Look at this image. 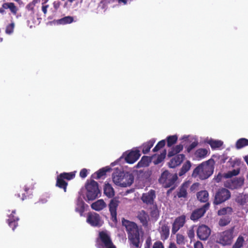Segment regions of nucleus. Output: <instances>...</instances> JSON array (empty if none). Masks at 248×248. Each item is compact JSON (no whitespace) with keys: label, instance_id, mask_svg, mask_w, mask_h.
<instances>
[{"label":"nucleus","instance_id":"a19ab883","mask_svg":"<svg viewBox=\"0 0 248 248\" xmlns=\"http://www.w3.org/2000/svg\"><path fill=\"white\" fill-rule=\"evenodd\" d=\"M177 140V137L176 135L170 136L167 138V145L170 147L174 144Z\"/></svg>","mask_w":248,"mask_h":248},{"label":"nucleus","instance_id":"a211bd4d","mask_svg":"<svg viewBox=\"0 0 248 248\" xmlns=\"http://www.w3.org/2000/svg\"><path fill=\"white\" fill-rule=\"evenodd\" d=\"M185 155L183 154H179L173 157L169 163V166L170 168H174L181 164L184 160Z\"/></svg>","mask_w":248,"mask_h":248},{"label":"nucleus","instance_id":"bb28decb","mask_svg":"<svg viewBox=\"0 0 248 248\" xmlns=\"http://www.w3.org/2000/svg\"><path fill=\"white\" fill-rule=\"evenodd\" d=\"M208 193L206 190H202L197 194V199L201 202H206L208 200Z\"/></svg>","mask_w":248,"mask_h":248},{"label":"nucleus","instance_id":"cd10ccee","mask_svg":"<svg viewBox=\"0 0 248 248\" xmlns=\"http://www.w3.org/2000/svg\"><path fill=\"white\" fill-rule=\"evenodd\" d=\"M151 206L150 211V215L152 218L156 220L159 217V212L156 204H154Z\"/></svg>","mask_w":248,"mask_h":248},{"label":"nucleus","instance_id":"72a5a7b5","mask_svg":"<svg viewBox=\"0 0 248 248\" xmlns=\"http://www.w3.org/2000/svg\"><path fill=\"white\" fill-rule=\"evenodd\" d=\"M236 201L242 205H245L248 202V196L240 194L236 198Z\"/></svg>","mask_w":248,"mask_h":248},{"label":"nucleus","instance_id":"4c0bfd02","mask_svg":"<svg viewBox=\"0 0 248 248\" xmlns=\"http://www.w3.org/2000/svg\"><path fill=\"white\" fill-rule=\"evenodd\" d=\"M109 170L106 169L105 168H103L99 170L98 171H97L96 173H94L93 175V177L94 179H98L100 178L103 176L105 175L106 174V172Z\"/></svg>","mask_w":248,"mask_h":248},{"label":"nucleus","instance_id":"9d476101","mask_svg":"<svg viewBox=\"0 0 248 248\" xmlns=\"http://www.w3.org/2000/svg\"><path fill=\"white\" fill-rule=\"evenodd\" d=\"M87 222L93 227H100L103 223L100 216L96 213H91L88 214Z\"/></svg>","mask_w":248,"mask_h":248},{"label":"nucleus","instance_id":"49530a36","mask_svg":"<svg viewBox=\"0 0 248 248\" xmlns=\"http://www.w3.org/2000/svg\"><path fill=\"white\" fill-rule=\"evenodd\" d=\"M239 173V170H233L232 171H229L226 174V177H231L233 176H235L238 174Z\"/></svg>","mask_w":248,"mask_h":248},{"label":"nucleus","instance_id":"bf43d9fd","mask_svg":"<svg viewBox=\"0 0 248 248\" xmlns=\"http://www.w3.org/2000/svg\"><path fill=\"white\" fill-rule=\"evenodd\" d=\"M119 3H123L124 4H126L127 3V0H117Z\"/></svg>","mask_w":248,"mask_h":248},{"label":"nucleus","instance_id":"393cba45","mask_svg":"<svg viewBox=\"0 0 248 248\" xmlns=\"http://www.w3.org/2000/svg\"><path fill=\"white\" fill-rule=\"evenodd\" d=\"M155 141V140L153 139L150 140L149 141L144 143L142 146V150L143 153L144 154H147L149 152L151 147H153Z\"/></svg>","mask_w":248,"mask_h":248},{"label":"nucleus","instance_id":"f3484780","mask_svg":"<svg viewBox=\"0 0 248 248\" xmlns=\"http://www.w3.org/2000/svg\"><path fill=\"white\" fill-rule=\"evenodd\" d=\"M119 202L115 199H112L109 204V209L113 220H116L117 208Z\"/></svg>","mask_w":248,"mask_h":248},{"label":"nucleus","instance_id":"ea45409f","mask_svg":"<svg viewBox=\"0 0 248 248\" xmlns=\"http://www.w3.org/2000/svg\"><path fill=\"white\" fill-rule=\"evenodd\" d=\"M176 242L179 245H184L186 242L185 237L182 234L178 233L176 235Z\"/></svg>","mask_w":248,"mask_h":248},{"label":"nucleus","instance_id":"9b49d317","mask_svg":"<svg viewBox=\"0 0 248 248\" xmlns=\"http://www.w3.org/2000/svg\"><path fill=\"white\" fill-rule=\"evenodd\" d=\"M244 182L243 178H234L228 180L225 183V186L232 189L239 188L243 185Z\"/></svg>","mask_w":248,"mask_h":248},{"label":"nucleus","instance_id":"864d4df0","mask_svg":"<svg viewBox=\"0 0 248 248\" xmlns=\"http://www.w3.org/2000/svg\"><path fill=\"white\" fill-rule=\"evenodd\" d=\"M194 248H203L202 244L200 242H197L194 244Z\"/></svg>","mask_w":248,"mask_h":248},{"label":"nucleus","instance_id":"de8ad7c7","mask_svg":"<svg viewBox=\"0 0 248 248\" xmlns=\"http://www.w3.org/2000/svg\"><path fill=\"white\" fill-rule=\"evenodd\" d=\"M198 145V141H194L192 143H191L189 146L186 147V151L188 153L190 152V151L193 150L194 148H195Z\"/></svg>","mask_w":248,"mask_h":248},{"label":"nucleus","instance_id":"774afa93","mask_svg":"<svg viewBox=\"0 0 248 248\" xmlns=\"http://www.w3.org/2000/svg\"><path fill=\"white\" fill-rule=\"evenodd\" d=\"M247 178L248 179V175H247Z\"/></svg>","mask_w":248,"mask_h":248},{"label":"nucleus","instance_id":"1a4fd4ad","mask_svg":"<svg viewBox=\"0 0 248 248\" xmlns=\"http://www.w3.org/2000/svg\"><path fill=\"white\" fill-rule=\"evenodd\" d=\"M233 238V230H229L220 233L217 238V242L222 245H230Z\"/></svg>","mask_w":248,"mask_h":248},{"label":"nucleus","instance_id":"473e14b6","mask_svg":"<svg viewBox=\"0 0 248 248\" xmlns=\"http://www.w3.org/2000/svg\"><path fill=\"white\" fill-rule=\"evenodd\" d=\"M3 7L5 9H9L10 11L16 15L17 11V8L13 2H6L3 4Z\"/></svg>","mask_w":248,"mask_h":248},{"label":"nucleus","instance_id":"6e6552de","mask_svg":"<svg viewBox=\"0 0 248 248\" xmlns=\"http://www.w3.org/2000/svg\"><path fill=\"white\" fill-rule=\"evenodd\" d=\"M75 176V174L74 172L61 173L57 177L56 186L63 188L64 192H66L67 183L64 180V179L70 180L74 178Z\"/></svg>","mask_w":248,"mask_h":248},{"label":"nucleus","instance_id":"4468645a","mask_svg":"<svg viewBox=\"0 0 248 248\" xmlns=\"http://www.w3.org/2000/svg\"><path fill=\"white\" fill-rule=\"evenodd\" d=\"M197 233L201 240H205L209 237L210 234V230L207 226L202 225L199 227Z\"/></svg>","mask_w":248,"mask_h":248},{"label":"nucleus","instance_id":"20e7f679","mask_svg":"<svg viewBox=\"0 0 248 248\" xmlns=\"http://www.w3.org/2000/svg\"><path fill=\"white\" fill-rule=\"evenodd\" d=\"M177 179L176 173H171L168 170H165L162 173L159 182L164 187H170L174 184Z\"/></svg>","mask_w":248,"mask_h":248},{"label":"nucleus","instance_id":"c756f323","mask_svg":"<svg viewBox=\"0 0 248 248\" xmlns=\"http://www.w3.org/2000/svg\"><path fill=\"white\" fill-rule=\"evenodd\" d=\"M76 205V211L80 214H82L84 209V202L80 197L78 198L77 201Z\"/></svg>","mask_w":248,"mask_h":248},{"label":"nucleus","instance_id":"c9c22d12","mask_svg":"<svg viewBox=\"0 0 248 248\" xmlns=\"http://www.w3.org/2000/svg\"><path fill=\"white\" fill-rule=\"evenodd\" d=\"M247 145H248V140L245 138L238 140L236 143V147L237 149H241Z\"/></svg>","mask_w":248,"mask_h":248},{"label":"nucleus","instance_id":"2f4dec72","mask_svg":"<svg viewBox=\"0 0 248 248\" xmlns=\"http://www.w3.org/2000/svg\"><path fill=\"white\" fill-rule=\"evenodd\" d=\"M183 146L181 144L177 145L171 149L168 153V156H172L182 151Z\"/></svg>","mask_w":248,"mask_h":248},{"label":"nucleus","instance_id":"a878e982","mask_svg":"<svg viewBox=\"0 0 248 248\" xmlns=\"http://www.w3.org/2000/svg\"><path fill=\"white\" fill-rule=\"evenodd\" d=\"M208 151L206 149H198L195 153V156L198 159L204 158L208 155Z\"/></svg>","mask_w":248,"mask_h":248},{"label":"nucleus","instance_id":"338daca9","mask_svg":"<svg viewBox=\"0 0 248 248\" xmlns=\"http://www.w3.org/2000/svg\"><path fill=\"white\" fill-rule=\"evenodd\" d=\"M2 41V38H0V41L1 42Z\"/></svg>","mask_w":248,"mask_h":248},{"label":"nucleus","instance_id":"b1692460","mask_svg":"<svg viewBox=\"0 0 248 248\" xmlns=\"http://www.w3.org/2000/svg\"><path fill=\"white\" fill-rule=\"evenodd\" d=\"M206 141L210 145L213 149L218 148L223 144V142L221 140H215L212 139L207 140Z\"/></svg>","mask_w":248,"mask_h":248},{"label":"nucleus","instance_id":"4be33fe9","mask_svg":"<svg viewBox=\"0 0 248 248\" xmlns=\"http://www.w3.org/2000/svg\"><path fill=\"white\" fill-rule=\"evenodd\" d=\"M16 211L13 210L12 214L9 216L8 219V224L10 227L12 228V230H14L16 227L17 226V221L19 220L18 217H14L13 214H15Z\"/></svg>","mask_w":248,"mask_h":248},{"label":"nucleus","instance_id":"412c9836","mask_svg":"<svg viewBox=\"0 0 248 248\" xmlns=\"http://www.w3.org/2000/svg\"><path fill=\"white\" fill-rule=\"evenodd\" d=\"M137 217L143 225H147L149 220L148 214L144 210H141L138 213Z\"/></svg>","mask_w":248,"mask_h":248},{"label":"nucleus","instance_id":"13d9d810","mask_svg":"<svg viewBox=\"0 0 248 248\" xmlns=\"http://www.w3.org/2000/svg\"><path fill=\"white\" fill-rule=\"evenodd\" d=\"M5 8H4L3 7V4L2 5V7L0 8V13L4 14H5Z\"/></svg>","mask_w":248,"mask_h":248},{"label":"nucleus","instance_id":"69168bd1","mask_svg":"<svg viewBox=\"0 0 248 248\" xmlns=\"http://www.w3.org/2000/svg\"><path fill=\"white\" fill-rule=\"evenodd\" d=\"M75 0H68V1L70 2H73L74 1H75Z\"/></svg>","mask_w":248,"mask_h":248},{"label":"nucleus","instance_id":"a18cd8bd","mask_svg":"<svg viewBox=\"0 0 248 248\" xmlns=\"http://www.w3.org/2000/svg\"><path fill=\"white\" fill-rule=\"evenodd\" d=\"M14 27H15V24L13 22H12L10 24L8 25L6 27V31H5L6 33L8 34H10L12 33H13Z\"/></svg>","mask_w":248,"mask_h":248},{"label":"nucleus","instance_id":"7c9ffc66","mask_svg":"<svg viewBox=\"0 0 248 248\" xmlns=\"http://www.w3.org/2000/svg\"><path fill=\"white\" fill-rule=\"evenodd\" d=\"M191 167V162L187 160L183 165L180 172H179V175L182 176L186 172H187Z\"/></svg>","mask_w":248,"mask_h":248},{"label":"nucleus","instance_id":"2eb2a0df","mask_svg":"<svg viewBox=\"0 0 248 248\" xmlns=\"http://www.w3.org/2000/svg\"><path fill=\"white\" fill-rule=\"evenodd\" d=\"M185 220L186 217L184 215H182L177 217L172 224V228L171 230L172 233L173 234L176 233V232L184 226L185 223Z\"/></svg>","mask_w":248,"mask_h":248},{"label":"nucleus","instance_id":"423d86ee","mask_svg":"<svg viewBox=\"0 0 248 248\" xmlns=\"http://www.w3.org/2000/svg\"><path fill=\"white\" fill-rule=\"evenodd\" d=\"M100 240L97 243L98 248H116L112 244L109 235L107 231H102L99 233Z\"/></svg>","mask_w":248,"mask_h":248},{"label":"nucleus","instance_id":"ddd939ff","mask_svg":"<svg viewBox=\"0 0 248 248\" xmlns=\"http://www.w3.org/2000/svg\"><path fill=\"white\" fill-rule=\"evenodd\" d=\"M209 206V203L207 202L202 207L195 210L191 214L190 218L194 221L197 220L203 216L206 211L208 209Z\"/></svg>","mask_w":248,"mask_h":248},{"label":"nucleus","instance_id":"052dcab7","mask_svg":"<svg viewBox=\"0 0 248 248\" xmlns=\"http://www.w3.org/2000/svg\"><path fill=\"white\" fill-rule=\"evenodd\" d=\"M40 0H33L31 2L32 4H33V5L35 6V5L39 2Z\"/></svg>","mask_w":248,"mask_h":248},{"label":"nucleus","instance_id":"37998d69","mask_svg":"<svg viewBox=\"0 0 248 248\" xmlns=\"http://www.w3.org/2000/svg\"><path fill=\"white\" fill-rule=\"evenodd\" d=\"M230 222V218L228 217H222L219 221V224L221 226H224L229 224Z\"/></svg>","mask_w":248,"mask_h":248},{"label":"nucleus","instance_id":"7ed1b4c3","mask_svg":"<svg viewBox=\"0 0 248 248\" xmlns=\"http://www.w3.org/2000/svg\"><path fill=\"white\" fill-rule=\"evenodd\" d=\"M114 183L121 187L130 186L134 181L133 175L129 172L116 171L112 174Z\"/></svg>","mask_w":248,"mask_h":248},{"label":"nucleus","instance_id":"39448f33","mask_svg":"<svg viewBox=\"0 0 248 248\" xmlns=\"http://www.w3.org/2000/svg\"><path fill=\"white\" fill-rule=\"evenodd\" d=\"M86 196L88 200H93L98 197L100 191L96 182L92 180L88 182L86 185Z\"/></svg>","mask_w":248,"mask_h":248},{"label":"nucleus","instance_id":"79ce46f5","mask_svg":"<svg viewBox=\"0 0 248 248\" xmlns=\"http://www.w3.org/2000/svg\"><path fill=\"white\" fill-rule=\"evenodd\" d=\"M244 238L242 236H239L237 238L235 243L233 246V248H241L244 243Z\"/></svg>","mask_w":248,"mask_h":248},{"label":"nucleus","instance_id":"4d7b16f0","mask_svg":"<svg viewBox=\"0 0 248 248\" xmlns=\"http://www.w3.org/2000/svg\"><path fill=\"white\" fill-rule=\"evenodd\" d=\"M189 237H192L194 236V232L193 230H190L188 233Z\"/></svg>","mask_w":248,"mask_h":248},{"label":"nucleus","instance_id":"3c124183","mask_svg":"<svg viewBox=\"0 0 248 248\" xmlns=\"http://www.w3.org/2000/svg\"><path fill=\"white\" fill-rule=\"evenodd\" d=\"M34 7V6L33 5V4H32L31 2H30V3H29V4L26 6V8H27L28 10L32 11V13L33 14L34 13V11H33Z\"/></svg>","mask_w":248,"mask_h":248},{"label":"nucleus","instance_id":"dca6fc26","mask_svg":"<svg viewBox=\"0 0 248 248\" xmlns=\"http://www.w3.org/2000/svg\"><path fill=\"white\" fill-rule=\"evenodd\" d=\"M140 155L138 150L131 151L129 152L125 157L126 162L133 164L140 157Z\"/></svg>","mask_w":248,"mask_h":248},{"label":"nucleus","instance_id":"680f3d73","mask_svg":"<svg viewBox=\"0 0 248 248\" xmlns=\"http://www.w3.org/2000/svg\"><path fill=\"white\" fill-rule=\"evenodd\" d=\"M198 186V184H197V183H195V184H194L191 187V188L192 189H194L195 187H196L197 186Z\"/></svg>","mask_w":248,"mask_h":248},{"label":"nucleus","instance_id":"0e129e2a","mask_svg":"<svg viewBox=\"0 0 248 248\" xmlns=\"http://www.w3.org/2000/svg\"><path fill=\"white\" fill-rule=\"evenodd\" d=\"M43 0V2H44L43 3H43H46V2H47L48 1V0Z\"/></svg>","mask_w":248,"mask_h":248},{"label":"nucleus","instance_id":"e2e57ef3","mask_svg":"<svg viewBox=\"0 0 248 248\" xmlns=\"http://www.w3.org/2000/svg\"><path fill=\"white\" fill-rule=\"evenodd\" d=\"M15 1L17 2L20 3L21 2V0H14Z\"/></svg>","mask_w":248,"mask_h":248},{"label":"nucleus","instance_id":"c85d7f7f","mask_svg":"<svg viewBox=\"0 0 248 248\" xmlns=\"http://www.w3.org/2000/svg\"><path fill=\"white\" fill-rule=\"evenodd\" d=\"M73 21L74 19L72 16H67L60 19L57 20L55 22L57 24L64 25L71 23L73 22Z\"/></svg>","mask_w":248,"mask_h":248},{"label":"nucleus","instance_id":"aec40b11","mask_svg":"<svg viewBox=\"0 0 248 248\" xmlns=\"http://www.w3.org/2000/svg\"><path fill=\"white\" fill-rule=\"evenodd\" d=\"M106 203L105 202L104 200L102 199L97 200V201L93 203L91 205L92 209L97 211H99L103 210L106 208Z\"/></svg>","mask_w":248,"mask_h":248},{"label":"nucleus","instance_id":"0eeeda50","mask_svg":"<svg viewBox=\"0 0 248 248\" xmlns=\"http://www.w3.org/2000/svg\"><path fill=\"white\" fill-rule=\"evenodd\" d=\"M231 197V193L226 188L219 189L216 193L215 197L214 203L219 204L229 199Z\"/></svg>","mask_w":248,"mask_h":248},{"label":"nucleus","instance_id":"f8f14e48","mask_svg":"<svg viewBox=\"0 0 248 248\" xmlns=\"http://www.w3.org/2000/svg\"><path fill=\"white\" fill-rule=\"evenodd\" d=\"M156 197L155 192L154 190H150L148 192L142 194L141 200L144 203L152 205L154 204V201Z\"/></svg>","mask_w":248,"mask_h":248},{"label":"nucleus","instance_id":"8fccbe9b","mask_svg":"<svg viewBox=\"0 0 248 248\" xmlns=\"http://www.w3.org/2000/svg\"><path fill=\"white\" fill-rule=\"evenodd\" d=\"M80 176L81 178H84L87 175V170L86 169H83L81 170L80 172Z\"/></svg>","mask_w":248,"mask_h":248},{"label":"nucleus","instance_id":"58836bf2","mask_svg":"<svg viewBox=\"0 0 248 248\" xmlns=\"http://www.w3.org/2000/svg\"><path fill=\"white\" fill-rule=\"evenodd\" d=\"M232 209L231 207H227L218 210V215L219 216L230 215L232 214Z\"/></svg>","mask_w":248,"mask_h":248},{"label":"nucleus","instance_id":"09e8293b","mask_svg":"<svg viewBox=\"0 0 248 248\" xmlns=\"http://www.w3.org/2000/svg\"><path fill=\"white\" fill-rule=\"evenodd\" d=\"M153 248H164L162 243L160 241L155 242L153 246Z\"/></svg>","mask_w":248,"mask_h":248},{"label":"nucleus","instance_id":"f03ea898","mask_svg":"<svg viewBox=\"0 0 248 248\" xmlns=\"http://www.w3.org/2000/svg\"><path fill=\"white\" fill-rule=\"evenodd\" d=\"M214 164V161L212 159L202 162L194 170L192 176L202 180L208 178L213 173Z\"/></svg>","mask_w":248,"mask_h":248},{"label":"nucleus","instance_id":"603ef678","mask_svg":"<svg viewBox=\"0 0 248 248\" xmlns=\"http://www.w3.org/2000/svg\"><path fill=\"white\" fill-rule=\"evenodd\" d=\"M60 4L61 3L59 1H55L53 3V7L56 10H57L59 8Z\"/></svg>","mask_w":248,"mask_h":248},{"label":"nucleus","instance_id":"5fc2aeb1","mask_svg":"<svg viewBox=\"0 0 248 248\" xmlns=\"http://www.w3.org/2000/svg\"><path fill=\"white\" fill-rule=\"evenodd\" d=\"M48 7V5H43L42 7V10L44 14H46L47 13V9Z\"/></svg>","mask_w":248,"mask_h":248},{"label":"nucleus","instance_id":"5701e85b","mask_svg":"<svg viewBox=\"0 0 248 248\" xmlns=\"http://www.w3.org/2000/svg\"><path fill=\"white\" fill-rule=\"evenodd\" d=\"M104 193L108 198H111L114 196V190L110 184L108 183L105 184Z\"/></svg>","mask_w":248,"mask_h":248},{"label":"nucleus","instance_id":"6ab92c4d","mask_svg":"<svg viewBox=\"0 0 248 248\" xmlns=\"http://www.w3.org/2000/svg\"><path fill=\"white\" fill-rule=\"evenodd\" d=\"M190 184V182L189 181L183 183L177 193V196L179 198H185L186 197L187 189L189 186Z\"/></svg>","mask_w":248,"mask_h":248},{"label":"nucleus","instance_id":"f704fd0d","mask_svg":"<svg viewBox=\"0 0 248 248\" xmlns=\"http://www.w3.org/2000/svg\"><path fill=\"white\" fill-rule=\"evenodd\" d=\"M150 162L149 158L147 156L142 157L141 160L137 164V167L140 168L148 166Z\"/></svg>","mask_w":248,"mask_h":248},{"label":"nucleus","instance_id":"6e6d98bb","mask_svg":"<svg viewBox=\"0 0 248 248\" xmlns=\"http://www.w3.org/2000/svg\"><path fill=\"white\" fill-rule=\"evenodd\" d=\"M168 248H178L174 243H170L169 244Z\"/></svg>","mask_w":248,"mask_h":248},{"label":"nucleus","instance_id":"f257e3e1","mask_svg":"<svg viewBox=\"0 0 248 248\" xmlns=\"http://www.w3.org/2000/svg\"><path fill=\"white\" fill-rule=\"evenodd\" d=\"M122 224L125 227L128 233V239L130 241V248H140L141 243L140 240L139 229L136 224L123 219Z\"/></svg>","mask_w":248,"mask_h":248},{"label":"nucleus","instance_id":"e433bc0d","mask_svg":"<svg viewBox=\"0 0 248 248\" xmlns=\"http://www.w3.org/2000/svg\"><path fill=\"white\" fill-rule=\"evenodd\" d=\"M170 233L169 228L166 226L163 225L161 228V234L162 238L167 239Z\"/></svg>","mask_w":248,"mask_h":248},{"label":"nucleus","instance_id":"c03bdc74","mask_svg":"<svg viewBox=\"0 0 248 248\" xmlns=\"http://www.w3.org/2000/svg\"><path fill=\"white\" fill-rule=\"evenodd\" d=\"M166 141L165 140H162L160 141L157 145L154 147L153 151L154 152H156L159 150L160 148H162L165 145Z\"/></svg>","mask_w":248,"mask_h":248}]
</instances>
